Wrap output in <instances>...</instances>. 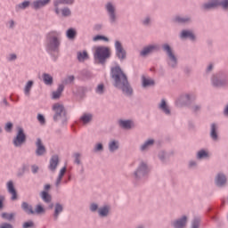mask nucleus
<instances>
[{"mask_svg": "<svg viewBox=\"0 0 228 228\" xmlns=\"http://www.w3.org/2000/svg\"><path fill=\"white\" fill-rule=\"evenodd\" d=\"M63 85H60L57 91L53 93V99H60V97L61 96V92H63Z\"/></svg>", "mask_w": 228, "mask_h": 228, "instance_id": "nucleus-22", "label": "nucleus"}, {"mask_svg": "<svg viewBox=\"0 0 228 228\" xmlns=\"http://www.w3.org/2000/svg\"><path fill=\"white\" fill-rule=\"evenodd\" d=\"M36 147H37L36 154L37 156H43V154H45V146H44V143H42L41 139L37 140Z\"/></svg>", "mask_w": 228, "mask_h": 228, "instance_id": "nucleus-10", "label": "nucleus"}, {"mask_svg": "<svg viewBox=\"0 0 228 228\" xmlns=\"http://www.w3.org/2000/svg\"><path fill=\"white\" fill-rule=\"evenodd\" d=\"M211 70H213V65H209L208 68V72L211 71Z\"/></svg>", "mask_w": 228, "mask_h": 228, "instance_id": "nucleus-57", "label": "nucleus"}, {"mask_svg": "<svg viewBox=\"0 0 228 228\" xmlns=\"http://www.w3.org/2000/svg\"><path fill=\"white\" fill-rule=\"evenodd\" d=\"M50 2H51V0L34 1L32 4V8H34V10H38L40 8H44V6H47V4H49Z\"/></svg>", "mask_w": 228, "mask_h": 228, "instance_id": "nucleus-11", "label": "nucleus"}, {"mask_svg": "<svg viewBox=\"0 0 228 228\" xmlns=\"http://www.w3.org/2000/svg\"><path fill=\"white\" fill-rule=\"evenodd\" d=\"M94 42H97L99 40H104L105 42H108V37H103V36H95L94 38H93Z\"/></svg>", "mask_w": 228, "mask_h": 228, "instance_id": "nucleus-40", "label": "nucleus"}, {"mask_svg": "<svg viewBox=\"0 0 228 228\" xmlns=\"http://www.w3.org/2000/svg\"><path fill=\"white\" fill-rule=\"evenodd\" d=\"M147 172V165L142 164L138 170L135 172V176L138 177V175H144V174Z\"/></svg>", "mask_w": 228, "mask_h": 228, "instance_id": "nucleus-23", "label": "nucleus"}, {"mask_svg": "<svg viewBox=\"0 0 228 228\" xmlns=\"http://www.w3.org/2000/svg\"><path fill=\"white\" fill-rule=\"evenodd\" d=\"M7 190H8L9 193H11V195H12V200H15V199H17V191H15V187H13L12 182L7 183Z\"/></svg>", "mask_w": 228, "mask_h": 228, "instance_id": "nucleus-14", "label": "nucleus"}, {"mask_svg": "<svg viewBox=\"0 0 228 228\" xmlns=\"http://www.w3.org/2000/svg\"><path fill=\"white\" fill-rule=\"evenodd\" d=\"M26 142V134H24V130L22 128L18 129V134L13 140V144L15 147H20L22 143Z\"/></svg>", "mask_w": 228, "mask_h": 228, "instance_id": "nucleus-7", "label": "nucleus"}, {"mask_svg": "<svg viewBox=\"0 0 228 228\" xmlns=\"http://www.w3.org/2000/svg\"><path fill=\"white\" fill-rule=\"evenodd\" d=\"M72 3H74V0H55V13H57V15H60V10L58 9L59 4H72Z\"/></svg>", "mask_w": 228, "mask_h": 228, "instance_id": "nucleus-12", "label": "nucleus"}, {"mask_svg": "<svg viewBox=\"0 0 228 228\" xmlns=\"http://www.w3.org/2000/svg\"><path fill=\"white\" fill-rule=\"evenodd\" d=\"M115 47L118 58H119V60H124V58H126V50H124V47H122V44L118 41H116Z\"/></svg>", "mask_w": 228, "mask_h": 228, "instance_id": "nucleus-9", "label": "nucleus"}, {"mask_svg": "<svg viewBox=\"0 0 228 228\" xmlns=\"http://www.w3.org/2000/svg\"><path fill=\"white\" fill-rule=\"evenodd\" d=\"M32 172H33V174H37L38 172V167L32 166Z\"/></svg>", "mask_w": 228, "mask_h": 228, "instance_id": "nucleus-53", "label": "nucleus"}, {"mask_svg": "<svg viewBox=\"0 0 228 228\" xmlns=\"http://www.w3.org/2000/svg\"><path fill=\"white\" fill-rule=\"evenodd\" d=\"M153 143H154V140L152 139L148 140L146 142H144V144L142 145L141 147L142 151H145L146 149L151 147V145H152Z\"/></svg>", "mask_w": 228, "mask_h": 228, "instance_id": "nucleus-34", "label": "nucleus"}, {"mask_svg": "<svg viewBox=\"0 0 228 228\" xmlns=\"http://www.w3.org/2000/svg\"><path fill=\"white\" fill-rule=\"evenodd\" d=\"M224 115H228V105H227L226 108L224 109Z\"/></svg>", "mask_w": 228, "mask_h": 228, "instance_id": "nucleus-59", "label": "nucleus"}, {"mask_svg": "<svg viewBox=\"0 0 228 228\" xmlns=\"http://www.w3.org/2000/svg\"><path fill=\"white\" fill-rule=\"evenodd\" d=\"M109 149L111 152L117 151V149H118V142L117 141L110 142L109 144Z\"/></svg>", "mask_w": 228, "mask_h": 228, "instance_id": "nucleus-31", "label": "nucleus"}, {"mask_svg": "<svg viewBox=\"0 0 228 228\" xmlns=\"http://www.w3.org/2000/svg\"><path fill=\"white\" fill-rule=\"evenodd\" d=\"M227 183V178H225V175L223 174H218L216 178V184L217 186H224Z\"/></svg>", "mask_w": 228, "mask_h": 228, "instance_id": "nucleus-16", "label": "nucleus"}, {"mask_svg": "<svg viewBox=\"0 0 228 228\" xmlns=\"http://www.w3.org/2000/svg\"><path fill=\"white\" fill-rule=\"evenodd\" d=\"M160 110L166 113V115H170V109H168V106H167V102L165 100L161 101V103L159 105Z\"/></svg>", "mask_w": 228, "mask_h": 228, "instance_id": "nucleus-25", "label": "nucleus"}, {"mask_svg": "<svg viewBox=\"0 0 228 228\" xmlns=\"http://www.w3.org/2000/svg\"><path fill=\"white\" fill-rule=\"evenodd\" d=\"M152 85H154V80L142 77V86H152Z\"/></svg>", "mask_w": 228, "mask_h": 228, "instance_id": "nucleus-27", "label": "nucleus"}, {"mask_svg": "<svg viewBox=\"0 0 228 228\" xmlns=\"http://www.w3.org/2000/svg\"><path fill=\"white\" fill-rule=\"evenodd\" d=\"M164 51L167 53V56L169 58V65L170 67H175L177 65V59L175 58V55H174V53L172 52V48H170V45H163Z\"/></svg>", "mask_w": 228, "mask_h": 228, "instance_id": "nucleus-8", "label": "nucleus"}, {"mask_svg": "<svg viewBox=\"0 0 228 228\" xmlns=\"http://www.w3.org/2000/svg\"><path fill=\"white\" fill-rule=\"evenodd\" d=\"M9 24H10V28H13V20H11L10 22H9Z\"/></svg>", "mask_w": 228, "mask_h": 228, "instance_id": "nucleus-61", "label": "nucleus"}, {"mask_svg": "<svg viewBox=\"0 0 228 228\" xmlns=\"http://www.w3.org/2000/svg\"><path fill=\"white\" fill-rule=\"evenodd\" d=\"M60 34L56 31H52L47 36V45L46 47L48 51H56L60 47V40H58Z\"/></svg>", "mask_w": 228, "mask_h": 228, "instance_id": "nucleus-3", "label": "nucleus"}, {"mask_svg": "<svg viewBox=\"0 0 228 228\" xmlns=\"http://www.w3.org/2000/svg\"><path fill=\"white\" fill-rule=\"evenodd\" d=\"M12 127H13V125L12 123H7L5 126V131H7V133H10V131H12Z\"/></svg>", "mask_w": 228, "mask_h": 228, "instance_id": "nucleus-45", "label": "nucleus"}, {"mask_svg": "<svg viewBox=\"0 0 228 228\" xmlns=\"http://www.w3.org/2000/svg\"><path fill=\"white\" fill-rule=\"evenodd\" d=\"M193 165H195V163H193V162H191V163H190V166H191V167H193Z\"/></svg>", "mask_w": 228, "mask_h": 228, "instance_id": "nucleus-63", "label": "nucleus"}, {"mask_svg": "<svg viewBox=\"0 0 228 228\" xmlns=\"http://www.w3.org/2000/svg\"><path fill=\"white\" fill-rule=\"evenodd\" d=\"M213 84H214L216 86H222V83H221V82L216 83V82H215V80H213Z\"/></svg>", "mask_w": 228, "mask_h": 228, "instance_id": "nucleus-56", "label": "nucleus"}, {"mask_svg": "<svg viewBox=\"0 0 228 228\" xmlns=\"http://www.w3.org/2000/svg\"><path fill=\"white\" fill-rule=\"evenodd\" d=\"M181 38H190L191 40H195V35L190 30H183L181 34Z\"/></svg>", "mask_w": 228, "mask_h": 228, "instance_id": "nucleus-20", "label": "nucleus"}, {"mask_svg": "<svg viewBox=\"0 0 228 228\" xmlns=\"http://www.w3.org/2000/svg\"><path fill=\"white\" fill-rule=\"evenodd\" d=\"M211 138L213 140H217L218 139V135L216 134V126L215 124H212L211 126Z\"/></svg>", "mask_w": 228, "mask_h": 228, "instance_id": "nucleus-30", "label": "nucleus"}, {"mask_svg": "<svg viewBox=\"0 0 228 228\" xmlns=\"http://www.w3.org/2000/svg\"><path fill=\"white\" fill-rule=\"evenodd\" d=\"M8 60L9 61H13V60H17V55H15V53H12L9 55Z\"/></svg>", "mask_w": 228, "mask_h": 228, "instance_id": "nucleus-49", "label": "nucleus"}, {"mask_svg": "<svg viewBox=\"0 0 228 228\" xmlns=\"http://www.w3.org/2000/svg\"><path fill=\"white\" fill-rule=\"evenodd\" d=\"M119 125L124 129H131L133 127V123L129 120H120Z\"/></svg>", "mask_w": 228, "mask_h": 228, "instance_id": "nucleus-24", "label": "nucleus"}, {"mask_svg": "<svg viewBox=\"0 0 228 228\" xmlns=\"http://www.w3.org/2000/svg\"><path fill=\"white\" fill-rule=\"evenodd\" d=\"M106 9L108 11V12L110 13V18L111 22H115V7H113V4H107L106 5Z\"/></svg>", "mask_w": 228, "mask_h": 228, "instance_id": "nucleus-15", "label": "nucleus"}, {"mask_svg": "<svg viewBox=\"0 0 228 228\" xmlns=\"http://www.w3.org/2000/svg\"><path fill=\"white\" fill-rule=\"evenodd\" d=\"M197 110H199V106L194 108V111H197Z\"/></svg>", "mask_w": 228, "mask_h": 228, "instance_id": "nucleus-62", "label": "nucleus"}, {"mask_svg": "<svg viewBox=\"0 0 228 228\" xmlns=\"http://www.w3.org/2000/svg\"><path fill=\"white\" fill-rule=\"evenodd\" d=\"M88 58H89V56H88V53L86 51L77 53L78 61H85L88 60Z\"/></svg>", "mask_w": 228, "mask_h": 228, "instance_id": "nucleus-21", "label": "nucleus"}, {"mask_svg": "<svg viewBox=\"0 0 228 228\" xmlns=\"http://www.w3.org/2000/svg\"><path fill=\"white\" fill-rule=\"evenodd\" d=\"M65 172H67V167H64L61 169L59 175L57 177V180L55 182V186H60L61 184V179H63V176L65 175Z\"/></svg>", "mask_w": 228, "mask_h": 228, "instance_id": "nucleus-17", "label": "nucleus"}, {"mask_svg": "<svg viewBox=\"0 0 228 228\" xmlns=\"http://www.w3.org/2000/svg\"><path fill=\"white\" fill-rule=\"evenodd\" d=\"M3 200H4V197L0 196V209L3 208Z\"/></svg>", "mask_w": 228, "mask_h": 228, "instance_id": "nucleus-54", "label": "nucleus"}, {"mask_svg": "<svg viewBox=\"0 0 228 228\" xmlns=\"http://www.w3.org/2000/svg\"><path fill=\"white\" fill-rule=\"evenodd\" d=\"M104 92V85L100 84L96 88V94H102Z\"/></svg>", "mask_w": 228, "mask_h": 228, "instance_id": "nucleus-43", "label": "nucleus"}, {"mask_svg": "<svg viewBox=\"0 0 228 228\" xmlns=\"http://www.w3.org/2000/svg\"><path fill=\"white\" fill-rule=\"evenodd\" d=\"M176 22H188V19L181 18V17H176L175 18Z\"/></svg>", "mask_w": 228, "mask_h": 228, "instance_id": "nucleus-48", "label": "nucleus"}, {"mask_svg": "<svg viewBox=\"0 0 228 228\" xmlns=\"http://www.w3.org/2000/svg\"><path fill=\"white\" fill-rule=\"evenodd\" d=\"M186 216H183L182 219H179L174 223L175 228H184L186 226Z\"/></svg>", "mask_w": 228, "mask_h": 228, "instance_id": "nucleus-18", "label": "nucleus"}, {"mask_svg": "<svg viewBox=\"0 0 228 228\" xmlns=\"http://www.w3.org/2000/svg\"><path fill=\"white\" fill-rule=\"evenodd\" d=\"M63 211V207L60 204L55 205V212H54V217L58 218V215Z\"/></svg>", "mask_w": 228, "mask_h": 228, "instance_id": "nucleus-33", "label": "nucleus"}, {"mask_svg": "<svg viewBox=\"0 0 228 228\" xmlns=\"http://www.w3.org/2000/svg\"><path fill=\"white\" fill-rule=\"evenodd\" d=\"M43 79L45 85H53V77L49 74H44Z\"/></svg>", "mask_w": 228, "mask_h": 228, "instance_id": "nucleus-28", "label": "nucleus"}, {"mask_svg": "<svg viewBox=\"0 0 228 228\" xmlns=\"http://www.w3.org/2000/svg\"><path fill=\"white\" fill-rule=\"evenodd\" d=\"M1 131H2V129H1V127H0V133H1Z\"/></svg>", "mask_w": 228, "mask_h": 228, "instance_id": "nucleus-64", "label": "nucleus"}, {"mask_svg": "<svg viewBox=\"0 0 228 228\" xmlns=\"http://www.w3.org/2000/svg\"><path fill=\"white\" fill-rule=\"evenodd\" d=\"M97 204H92L90 207L91 211H97Z\"/></svg>", "mask_w": 228, "mask_h": 228, "instance_id": "nucleus-52", "label": "nucleus"}, {"mask_svg": "<svg viewBox=\"0 0 228 228\" xmlns=\"http://www.w3.org/2000/svg\"><path fill=\"white\" fill-rule=\"evenodd\" d=\"M58 163H60V159L58 158V155H54L50 159V166L49 168L54 172L56 170V167H58Z\"/></svg>", "mask_w": 228, "mask_h": 228, "instance_id": "nucleus-13", "label": "nucleus"}, {"mask_svg": "<svg viewBox=\"0 0 228 228\" xmlns=\"http://www.w3.org/2000/svg\"><path fill=\"white\" fill-rule=\"evenodd\" d=\"M61 13H62L63 17H69L70 15V13H71L70 12V9L64 8V9H62Z\"/></svg>", "mask_w": 228, "mask_h": 228, "instance_id": "nucleus-41", "label": "nucleus"}, {"mask_svg": "<svg viewBox=\"0 0 228 228\" xmlns=\"http://www.w3.org/2000/svg\"><path fill=\"white\" fill-rule=\"evenodd\" d=\"M79 158H80V155L79 153H76L75 154V162L79 165Z\"/></svg>", "mask_w": 228, "mask_h": 228, "instance_id": "nucleus-51", "label": "nucleus"}, {"mask_svg": "<svg viewBox=\"0 0 228 228\" xmlns=\"http://www.w3.org/2000/svg\"><path fill=\"white\" fill-rule=\"evenodd\" d=\"M15 215L14 214H8V213H3L2 218H4V220H13Z\"/></svg>", "mask_w": 228, "mask_h": 228, "instance_id": "nucleus-38", "label": "nucleus"}, {"mask_svg": "<svg viewBox=\"0 0 228 228\" xmlns=\"http://www.w3.org/2000/svg\"><path fill=\"white\" fill-rule=\"evenodd\" d=\"M74 81V76H69L64 81L63 85H69Z\"/></svg>", "mask_w": 228, "mask_h": 228, "instance_id": "nucleus-42", "label": "nucleus"}, {"mask_svg": "<svg viewBox=\"0 0 228 228\" xmlns=\"http://www.w3.org/2000/svg\"><path fill=\"white\" fill-rule=\"evenodd\" d=\"M111 52L110 48L104 46L94 47V60H98L99 63H104L110 58Z\"/></svg>", "mask_w": 228, "mask_h": 228, "instance_id": "nucleus-2", "label": "nucleus"}, {"mask_svg": "<svg viewBox=\"0 0 228 228\" xmlns=\"http://www.w3.org/2000/svg\"><path fill=\"white\" fill-rule=\"evenodd\" d=\"M66 35L70 40H72L76 37V30L74 28H69L68 29Z\"/></svg>", "mask_w": 228, "mask_h": 228, "instance_id": "nucleus-32", "label": "nucleus"}, {"mask_svg": "<svg viewBox=\"0 0 228 228\" xmlns=\"http://www.w3.org/2000/svg\"><path fill=\"white\" fill-rule=\"evenodd\" d=\"M200 220L199 219H195L192 223V226L191 228H199V224H200Z\"/></svg>", "mask_w": 228, "mask_h": 228, "instance_id": "nucleus-47", "label": "nucleus"}, {"mask_svg": "<svg viewBox=\"0 0 228 228\" xmlns=\"http://www.w3.org/2000/svg\"><path fill=\"white\" fill-rule=\"evenodd\" d=\"M213 3L206 4L203 5L205 10H211V8H216V6H222L224 10L228 8V0H223L221 3L218 0H212Z\"/></svg>", "mask_w": 228, "mask_h": 228, "instance_id": "nucleus-6", "label": "nucleus"}, {"mask_svg": "<svg viewBox=\"0 0 228 228\" xmlns=\"http://www.w3.org/2000/svg\"><path fill=\"white\" fill-rule=\"evenodd\" d=\"M31 88H33V81L29 80L24 88V94L27 96H29V94L31 92Z\"/></svg>", "mask_w": 228, "mask_h": 228, "instance_id": "nucleus-26", "label": "nucleus"}, {"mask_svg": "<svg viewBox=\"0 0 228 228\" xmlns=\"http://www.w3.org/2000/svg\"><path fill=\"white\" fill-rule=\"evenodd\" d=\"M208 151L201 150L198 152V159H202L203 158H208Z\"/></svg>", "mask_w": 228, "mask_h": 228, "instance_id": "nucleus-36", "label": "nucleus"}, {"mask_svg": "<svg viewBox=\"0 0 228 228\" xmlns=\"http://www.w3.org/2000/svg\"><path fill=\"white\" fill-rule=\"evenodd\" d=\"M29 4H30L29 1H25L21 4H20L18 5V8H20V10H26V8H28V6H29Z\"/></svg>", "mask_w": 228, "mask_h": 228, "instance_id": "nucleus-39", "label": "nucleus"}, {"mask_svg": "<svg viewBox=\"0 0 228 228\" xmlns=\"http://www.w3.org/2000/svg\"><path fill=\"white\" fill-rule=\"evenodd\" d=\"M90 120H92V115H90V114H84L81 117V121L84 122L85 124H88V122H90Z\"/></svg>", "mask_w": 228, "mask_h": 228, "instance_id": "nucleus-35", "label": "nucleus"}, {"mask_svg": "<svg viewBox=\"0 0 228 228\" xmlns=\"http://www.w3.org/2000/svg\"><path fill=\"white\" fill-rule=\"evenodd\" d=\"M37 120L41 123V124H45V118L41 115L39 114L37 116Z\"/></svg>", "mask_w": 228, "mask_h": 228, "instance_id": "nucleus-46", "label": "nucleus"}, {"mask_svg": "<svg viewBox=\"0 0 228 228\" xmlns=\"http://www.w3.org/2000/svg\"><path fill=\"white\" fill-rule=\"evenodd\" d=\"M109 213H110V208L109 207H103V208L99 209L100 216H108Z\"/></svg>", "mask_w": 228, "mask_h": 228, "instance_id": "nucleus-29", "label": "nucleus"}, {"mask_svg": "<svg viewBox=\"0 0 228 228\" xmlns=\"http://www.w3.org/2000/svg\"><path fill=\"white\" fill-rule=\"evenodd\" d=\"M21 208L25 212L28 213V215H42V213H45V208H44L42 205H37L36 209L33 210V207L29 206L26 202H23Z\"/></svg>", "mask_w": 228, "mask_h": 228, "instance_id": "nucleus-4", "label": "nucleus"}, {"mask_svg": "<svg viewBox=\"0 0 228 228\" xmlns=\"http://www.w3.org/2000/svg\"><path fill=\"white\" fill-rule=\"evenodd\" d=\"M157 47L154 45H150L148 47H145L142 52H141V56H147V54H151V53L156 51Z\"/></svg>", "mask_w": 228, "mask_h": 228, "instance_id": "nucleus-19", "label": "nucleus"}, {"mask_svg": "<svg viewBox=\"0 0 228 228\" xmlns=\"http://www.w3.org/2000/svg\"><path fill=\"white\" fill-rule=\"evenodd\" d=\"M150 20H150L149 18H147V19L143 21V23H144V24H149Z\"/></svg>", "mask_w": 228, "mask_h": 228, "instance_id": "nucleus-58", "label": "nucleus"}, {"mask_svg": "<svg viewBox=\"0 0 228 228\" xmlns=\"http://www.w3.org/2000/svg\"><path fill=\"white\" fill-rule=\"evenodd\" d=\"M111 77L114 79V86H116V88L122 90L126 95H131V94H133V88L129 86L127 76H126L120 67L116 66L111 69Z\"/></svg>", "mask_w": 228, "mask_h": 228, "instance_id": "nucleus-1", "label": "nucleus"}, {"mask_svg": "<svg viewBox=\"0 0 228 228\" xmlns=\"http://www.w3.org/2000/svg\"><path fill=\"white\" fill-rule=\"evenodd\" d=\"M34 224L32 221H28L23 224V228H29V227H33Z\"/></svg>", "mask_w": 228, "mask_h": 228, "instance_id": "nucleus-44", "label": "nucleus"}, {"mask_svg": "<svg viewBox=\"0 0 228 228\" xmlns=\"http://www.w3.org/2000/svg\"><path fill=\"white\" fill-rule=\"evenodd\" d=\"M50 188H51V185H50V184L45 185V190H49Z\"/></svg>", "mask_w": 228, "mask_h": 228, "instance_id": "nucleus-60", "label": "nucleus"}, {"mask_svg": "<svg viewBox=\"0 0 228 228\" xmlns=\"http://www.w3.org/2000/svg\"><path fill=\"white\" fill-rule=\"evenodd\" d=\"M53 110L55 113L53 116L54 120H61V118H65V107H63L61 103L53 104Z\"/></svg>", "mask_w": 228, "mask_h": 228, "instance_id": "nucleus-5", "label": "nucleus"}, {"mask_svg": "<svg viewBox=\"0 0 228 228\" xmlns=\"http://www.w3.org/2000/svg\"><path fill=\"white\" fill-rule=\"evenodd\" d=\"M0 228H13V226L10 224L4 223L0 225Z\"/></svg>", "mask_w": 228, "mask_h": 228, "instance_id": "nucleus-50", "label": "nucleus"}, {"mask_svg": "<svg viewBox=\"0 0 228 228\" xmlns=\"http://www.w3.org/2000/svg\"><path fill=\"white\" fill-rule=\"evenodd\" d=\"M41 197L45 202H49L51 200V195H49V193L46 191H43L41 193Z\"/></svg>", "mask_w": 228, "mask_h": 228, "instance_id": "nucleus-37", "label": "nucleus"}, {"mask_svg": "<svg viewBox=\"0 0 228 228\" xmlns=\"http://www.w3.org/2000/svg\"><path fill=\"white\" fill-rule=\"evenodd\" d=\"M96 151H102V144H101V143L97 144Z\"/></svg>", "mask_w": 228, "mask_h": 228, "instance_id": "nucleus-55", "label": "nucleus"}]
</instances>
